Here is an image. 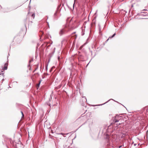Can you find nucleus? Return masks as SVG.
I'll return each mask as SVG.
<instances>
[{
    "label": "nucleus",
    "mask_w": 148,
    "mask_h": 148,
    "mask_svg": "<svg viewBox=\"0 0 148 148\" xmlns=\"http://www.w3.org/2000/svg\"><path fill=\"white\" fill-rule=\"evenodd\" d=\"M70 30V29H69V26H68L67 25H66L64 28L60 30L59 33V34L60 36H61L66 34Z\"/></svg>",
    "instance_id": "f257e3e1"
},
{
    "label": "nucleus",
    "mask_w": 148,
    "mask_h": 148,
    "mask_svg": "<svg viewBox=\"0 0 148 148\" xmlns=\"http://www.w3.org/2000/svg\"><path fill=\"white\" fill-rule=\"evenodd\" d=\"M122 118V117L118 115H116L115 119L114 120V121L115 123H116L119 121Z\"/></svg>",
    "instance_id": "f03ea898"
},
{
    "label": "nucleus",
    "mask_w": 148,
    "mask_h": 148,
    "mask_svg": "<svg viewBox=\"0 0 148 148\" xmlns=\"http://www.w3.org/2000/svg\"><path fill=\"white\" fill-rule=\"evenodd\" d=\"M127 135V133L126 132H124V133H121V138H123L124 137L126 136Z\"/></svg>",
    "instance_id": "7ed1b4c3"
},
{
    "label": "nucleus",
    "mask_w": 148,
    "mask_h": 148,
    "mask_svg": "<svg viewBox=\"0 0 148 148\" xmlns=\"http://www.w3.org/2000/svg\"><path fill=\"white\" fill-rule=\"evenodd\" d=\"M148 14V12H142L140 13V15H145V16L147 14Z\"/></svg>",
    "instance_id": "20e7f679"
},
{
    "label": "nucleus",
    "mask_w": 148,
    "mask_h": 148,
    "mask_svg": "<svg viewBox=\"0 0 148 148\" xmlns=\"http://www.w3.org/2000/svg\"><path fill=\"white\" fill-rule=\"evenodd\" d=\"M116 35V34L115 33H114L112 36L111 37H110L108 39H107V41H108V40H109V38H112L115 35Z\"/></svg>",
    "instance_id": "39448f33"
},
{
    "label": "nucleus",
    "mask_w": 148,
    "mask_h": 148,
    "mask_svg": "<svg viewBox=\"0 0 148 148\" xmlns=\"http://www.w3.org/2000/svg\"><path fill=\"white\" fill-rule=\"evenodd\" d=\"M5 66H4L3 68H4V69L6 70L7 69V66H6V64H5Z\"/></svg>",
    "instance_id": "423d86ee"
},
{
    "label": "nucleus",
    "mask_w": 148,
    "mask_h": 148,
    "mask_svg": "<svg viewBox=\"0 0 148 148\" xmlns=\"http://www.w3.org/2000/svg\"><path fill=\"white\" fill-rule=\"evenodd\" d=\"M32 17H33V18H34V16H35V14H33L32 15Z\"/></svg>",
    "instance_id": "0eeeda50"
},
{
    "label": "nucleus",
    "mask_w": 148,
    "mask_h": 148,
    "mask_svg": "<svg viewBox=\"0 0 148 148\" xmlns=\"http://www.w3.org/2000/svg\"><path fill=\"white\" fill-rule=\"evenodd\" d=\"M21 113L22 114V117H24V114H23V112L22 111H21Z\"/></svg>",
    "instance_id": "6e6552de"
},
{
    "label": "nucleus",
    "mask_w": 148,
    "mask_h": 148,
    "mask_svg": "<svg viewBox=\"0 0 148 148\" xmlns=\"http://www.w3.org/2000/svg\"><path fill=\"white\" fill-rule=\"evenodd\" d=\"M21 113L22 114V117H24V114H23V112L22 111H21Z\"/></svg>",
    "instance_id": "1a4fd4ad"
},
{
    "label": "nucleus",
    "mask_w": 148,
    "mask_h": 148,
    "mask_svg": "<svg viewBox=\"0 0 148 148\" xmlns=\"http://www.w3.org/2000/svg\"><path fill=\"white\" fill-rule=\"evenodd\" d=\"M57 12L56 11V12L54 13V16H56V14H57Z\"/></svg>",
    "instance_id": "9d476101"
},
{
    "label": "nucleus",
    "mask_w": 148,
    "mask_h": 148,
    "mask_svg": "<svg viewBox=\"0 0 148 148\" xmlns=\"http://www.w3.org/2000/svg\"><path fill=\"white\" fill-rule=\"evenodd\" d=\"M58 134H62V135H63V136H64V134L63 133H59Z\"/></svg>",
    "instance_id": "9b49d317"
},
{
    "label": "nucleus",
    "mask_w": 148,
    "mask_h": 148,
    "mask_svg": "<svg viewBox=\"0 0 148 148\" xmlns=\"http://www.w3.org/2000/svg\"><path fill=\"white\" fill-rule=\"evenodd\" d=\"M75 2V0H74V3L73 4V7H74V5Z\"/></svg>",
    "instance_id": "f8f14e48"
},
{
    "label": "nucleus",
    "mask_w": 148,
    "mask_h": 148,
    "mask_svg": "<svg viewBox=\"0 0 148 148\" xmlns=\"http://www.w3.org/2000/svg\"><path fill=\"white\" fill-rule=\"evenodd\" d=\"M33 61V60H31L29 61V63H30L31 62H32Z\"/></svg>",
    "instance_id": "ddd939ff"
},
{
    "label": "nucleus",
    "mask_w": 148,
    "mask_h": 148,
    "mask_svg": "<svg viewBox=\"0 0 148 148\" xmlns=\"http://www.w3.org/2000/svg\"><path fill=\"white\" fill-rule=\"evenodd\" d=\"M109 136L108 135H107V138H108L109 139L108 137H109Z\"/></svg>",
    "instance_id": "4468645a"
},
{
    "label": "nucleus",
    "mask_w": 148,
    "mask_h": 148,
    "mask_svg": "<svg viewBox=\"0 0 148 148\" xmlns=\"http://www.w3.org/2000/svg\"><path fill=\"white\" fill-rule=\"evenodd\" d=\"M122 147V145H121V146H119V147H118V148H120L121 147Z\"/></svg>",
    "instance_id": "2eb2a0df"
},
{
    "label": "nucleus",
    "mask_w": 148,
    "mask_h": 148,
    "mask_svg": "<svg viewBox=\"0 0 148 148\" xmlns=\"http://www.w3.org/2000/svg\"><path fill=\"white\" fill-rule=\"evenodd\" d=\"M40 84V83H39V84H38V86H39Z\"/></svg>",
    "instance_id": "dca6fc26"
},
{
    "label": "nucleus",
    "mask_w": 148,
    "mask_h": 148,
    "mask_svg": "<svg viewBox=\"0 0 148 148\" xmlns=\"http://www.w3.org/2000/svg\"><path fill=\"white\" fill-rule=\"evenodd\" d=\"M118 124V125H121V123H119V124Z\"/></svg>",
    "instance_id": "f3484780"
},
{
    "label": "nucleus",
    "mask_w": 148,
    "mask_h": 148,
    "mask_svg": "<svg viewBox=\"0 0 148 148\" xmlns=\"http://www.w3.org/2000/svg\"><path fill=\"white\" fill-rule=\"evenodd\" d=\"M144 10V11H147V10Z\"/></svg>",
    "instance_id": "a211bd4d"
},
{
    "label": "nucleus",
    "mask_w": 148,
    "mask_h": 148,
    "mask_svg": "<svg viewBox=\"0 0 148 148\" xmlns=\"http://www.w3.org/2000/svg\"><path fill=\"white\" fill-rule=\"evenodd\" d=\"M136 145V144H134V145H135V146Z\"/></svg>",
    "instance_id": "6ab92c4d"
},
{
    "label": "nucleus",
    "mask_w": 148,
    "mask_h": 148,
    "mask_svg": "<svg viewBox=\"0 0 148 148\" xmlns=\"http://www.w3.org/2000/svg\"><path fill=\"white\" fill-rule=\"evenodd\" d=\"M75 33V32H74V33Z\"/></svg>",
    "instance_id": "aec40b11"
},
{
    "label": "nucleus",
    "mask_w": 148,
    "mask_h": 148,
    "mask_svg": "<svg viewBox=\"0 0 148 148\" xmlns=\"http://www.w3.org/2000/svg\"><path fill=\"white\" fill-rule=\"evenodd\" d=\"M0 75H1V74H0Z\"/></svg>",
    "instance_id": "412c9836"
}]
</instances>
